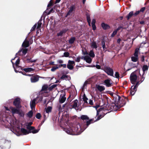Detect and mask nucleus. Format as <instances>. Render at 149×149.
Here are the masks:
<instances>
[{
    "instance_id": "nucleus-1",
    "label": "nucleus",
    "mask_w": 149,
    "mask_h": 149,
    "mask_svg": "<svg viewBox=\"0 0 149 149\" xmlns=\"http://www.w3.org/2000/svg\"><path fill=\"white\" fill-rule=\"evenodd\" d=\"M107 104H104L103 105V107H101L99 109L97 110V115H98L99 114V112L102 111L103 109L105 110H110L111 111L112 110L114 111L118 109H119L120 108L123 107L122 105L120 106H118V105H116L113 104L110 105L108 102V100H107Z\"/></svg>"
},
{
    "instance_id": "nucleus-2",
    "label": "nucleus",
    "mask_w": 149,
    "mask_h": 149,
    "mask_svg": "<svg viewBox=\"0 0 149 149\" xmlns=\"http://www.w3.org/2000/svg\"><path fill=\"white\" fill-rule=\"evenodd\" d=\"M124 99H122L121 100H120L121 97L120 96L114 94V96L113 98V100H114L115 104H113L114 105L120 106L122 105L123 107L125 105L126 102V101H128L129 100L127 97H123Z\"/></svg>"
},
{
    "instance_id": "nucleus-3",
    "label": "nucleus",
    "mask_w": 149,
    "mask_h": 149,
    "mask_svg": "<svg viewBox=\"0 0 149 149\" xmlns=\"http://www.w3.org/2000/svg\"><path fill=\"white\" fill-rule=\"evenodd\" d=\"M20 108H17L13 107H10V109L13 114H18L20 117H24V113L23 111Z\"/></svg>"
},
{
    "instance_id": "nucleus-4",
    "label": "nucleus",
    "mask_w": 149,
    "mask_h": 149,
    "mask_svg": "<svg viewBox=\"0 0 149 149\" xmlns=\"http://www.w3.org/2000/svg\"><path fill=\"white\" fill-rule=\"evenodd\" d=\"M138 72L141 76V74L140 72V70L137 69L135 71L132 73L130 77V79L131 83L133 84H134L136 82L137 78V76L136 75V72Z\"/></svg>"
},
{
    "instance_id": "nucleus-5",
    "label": "nucleus",
    "mask_w": 149,
    "mask_h": 149,
    "mask_svg": "<svg viewBox=\"0 0 149 149\" xmlns=\"http://www.w3.org/2000/svg\"><path fill=\"white\" fill-rule=\"evenodd\" d=\"M104 69V71L108 75L114 77L113 76V71L112 68L108 66H105Z\"/></svg>"
},
{
    "instance_id": "nucleus-6",
    "label": "nucleus",
    "mask_w": 149,
    "mask_h": 149,
    "mask_svg": "<svg viewBox=\"0 0 149 149\" xmlns=\"http://www.w3.org/2000/svg\"><path fill=\"white\" fill-rule=\"evenodd\" d=\"M20 99L19 97L15 98L13 102V104L16 107V108H21L22 106L20 104Z\"/></svg>"
},
{
    "instance_id": "nucleus-7",
    "label": "nucleus",
    "mask_w": 149,
    "mask_h": 149,
    "mask_svg": "<svg viewBox=\"0 0 149 149\" xmlns=\"http://www.w3.org/2000/svg\"><path fill=\"white\" fill-rule=\"evenodd\" d=\"M42 19H40L38 22L37 24H35L32 28H40L42 27L43 24L42 23Z\"/></svg>"
},
{
    "instance_id": "nucleus-8",
    "label": "nucleus",
    "mask_w": 149,
    "mask_h": 149,
    "mask_svg": "<svg viewBox=\"0 0 149 149\" xmlns=\"http://www.w3.org/2000/svg\"><path fill=\"white\" fill-rule=\"evenodd\" d=\"M39 76L38 75H33L31 78V81L32 83H35L38 81Z\"/></svg>"
},
{
    "instance_id": "nucleus-9",
    "label": "nucleus",
    "mask_w": 149,
    "mask_h": 149,
    "mask_svg": "<svg viewBox=\"0 0 149 149\" xmlns=\"http://www.w3.org/2000/svg\"><path fill=\"white\" fill-rule=\"evenodd\" d=\"M75 6L74 5H71L70 8H69V10L67 13L66 17L67 16L71 15L72 14L73 11L75 9Z\"/></svg>"
},
{
    "instance_id": "nucleus-10",
    "label": "nucleus",
    "mask_w": 149,
    "mask_h": 149,
    "mask_svg": "<svg viewBox=\"0 0 149 149\" xmlns=\"http://www.w3.org/2000/svg\"><path fill=\"white\" fill-rule=\"evenodd\" d=\"M111 79H107L104 81V83L107 87H110L112 86V83L111 82Z\"/></svg>"
},
{
    "instance_id": "nucleus-11",
    "label": "nucleus",
    "mask_w": 149,
    "mask_h": 149,
    "mask_svg": "<svg viewBox=\"0 0 149 149\" xmlns=\"http://www.w3.org/2000/svg\"><path fill=\"white\" fill-rule=\"evenodd\" d=\"M36 98L34 99L32 101H31L30 103V105L31 109H33L35 108L36 105Z\"/></svg>"
},
{
    "instance_id": "nucleus-12",
    "label": "nucleus",
    "mask_w": 149,
    "mask_h": 149,
    "mask_svg": "<svg viewBox=\"0 0 149 149\" xmlns=\"http://www.w3.org/2000/svg\"><path fill=\"white\" fill-rule=\"evenodd\" d=\"M21 131L23 135H26L29 134V133H32V132L27 131L24 128H21Z\"/></svg>"
},
{
    "instance_id": "nucleus-13",
    "label": "nucleus",
    "mask_w": 149,
    "mask_h": 149,
    "mask_svg": "<svg viewBox=\"0 0 149 149\" xmlns=\"http://www.w3.org/2000/svg\"><path fill=\"white\" fill-rule=\"evenodd\" d=\"M73 104L72 105V107L73 108L75 109L77 107H78V100H74L73 102Z\"/></svg>"
},
{
    "instance_id": "nucleus-14",
    "label": "nucleus",
    "mask_w": 149,
    "mask_h": 149,
    "mask_svg": "<svg viewBox=\"0 0 149 149\" xmlns=\"http://www.w3.org/2000/svg\"><path fill=\"white\" fill-rule=\"evenodd\" d=\"M73 133L75 134L76 133H77L79 132V128L76 125L74 127H72L71 128Z\"/></svg>"
},
{
    "instance_id": "nucleus-15",
    "label": "nucleus",
    "mask_w": 149,
    "mask_h": 149,
    "mask_svg": "<svg viewBox=\"0 0 149 149\" xmlns=\"http://www.w3.org/2000/svg\"><path fill=\"white\" fill-rule=\"evenodd\" d=\"M84 60H85L88 63H90L92 61V59L88 56H86L84 57Z\"/></svg>"
},
{
    "instance_id": "nucleus-16",
    "label": "nucleus",
    "mask_w": 149,
    "mask_h": 149,
    "mask_svg": "<svg viewBox=\"0 0 149 149\" xmlns=\"http://www.w3.org/2000/svg\"><path fill=\"white\" fill-rule=\"evenodd\" d=\"M67 30L64 29L62 30V31H61L59 33H58L57 34V36H62L64 34H65Z\"/></svg>"
},
{
    "instance_id": "nucleus-17",
    "label": "nucleus",
    "mask_w": 149,
    "mask_h": 149,
    "mask_svg": "<svg viewBox=\"0 0 149 149\" xmlns=\"http://www.w3.org/2000/svg\"><path fill=\"white\" fill-rule=\"evenodd\" d=\"M66 98L65 97V95H64L62 96H60L59 99V102L61 103H64L65 101Z\"/></svg>"
},
{
    "instance_id": "nucleus-18",
    "label": "nucleus",
    "mask_w": 149,
    "mask_h": 149,
    "mask_svg": "<svg viewBox=\"0 0 149 149\" xmlns=\"http://www.w3.org/2000/svg\"><path fill=\"white\" fill-rule=\"evenodd\" d=\"M21 69L22 70H24L25 72H30L33 71L34 70V69H33L31 68H24L23 69H22V68L21 67Z\"/></svg>"
},
{
    "instance_id": "nucleus-19",
    "label": "nucleus",
    "mask_w": 149,
    "mask_h": 149,
    "mask_svg": "<svg viewBox=\"0 0 149 149\" xmlns=\"http://www.w3.org/2000/svg\"><path fill=\"white\" fill-rule=\"evenodd\" d=\"M94 119H91L89 120L88 121H86V127L85 128L86 129L87 127L89 126L91 124L95 122V121H93Z\"/></svg>"
},
{
    "instance_id": "nucleus-20",
    "label": "nucleus",
    "mask_w": 149,
    "mask_h": 149,
    "mask_svg": "<svg viewBox=\"0 0 149 149\" xmlns=\"http://www.w3.org/2000/svg\"><path fill=\"white\" fill-rule=\"evenodd\" d=\"M37 61L36 59L35 60H32L31 58H27L26 59V61L27 63H31L33 62L35 63Z\"/></svg>"
},
{
    "instance_id": "nucleus-21",
    "label": "nucleus",
    "mask_w": 149,
    "mask_h": 149,
    "mask_svg": "<svg viewBox=\"0 0 149 149\" xmlns=\"http://www.w3.org/2000/svg\"><path fill=\"white\" fill-rule=\"evenodd\" d=\"M97 88L101 92L103 91L105 89V88L104 86H101L99 85H98L97 87Z\"/></svg>"
},
{
    "instance_id": "nucleus-22",
    "label": "nucleus",
    "mask_w": 149,
    "mask_h": 149,
    "mask_svg": "<svg viewBox=\"0 0 149 149\" xmlns=\"http://www.w3.org/2000/svg\"><path fill=\"white\" fill-rule=\"evenodd\" d=\"M80 119L83 120H89V118L87 115H82L81 116Z\"/></svg>"
},
{
    "instance_id": "nucleus-23",
    "label": "nucleus",
    "mask_w": 149,
    "mask_h": 149,
    "mask_svg": "<svg viewBox=\"0 0 149 149\" xmlns=\"http://www.w3.org/2000/svg\"><path fill=\"white\" fill-rule=\"evenodd\" d=\"M148 67L147 65H144L142 68V70L143 72V75H144L145 73V71L147 70L148 69Z\"/></svg>"
},
{
    "instance_id": "nucleus-24",
    "label": "nucleus",
    "mask_w": 149,
    "mask_h": 149,
    "mask_svg": "<svg viewBox=\"0 0 149 149\" xmlns=\"http://www.w3.org/2000/svg\"><path fill=\"white\" fill-rule=\"evenodd\" d=\"M26 128L29 130V131L32 132V130H33L35 129V127H34L29 126L27 125H26Z\"/></svg>"
},
{
    "instance_id": "nucleus-25",
    "label": "nucleus",
    "mask_w": 149,
    "mask_h": 149,
    "mask_svg": "<svg viewBox=\"0 0 149 149\" xmlns=\"http://www.w3.org/2000/svg\"><path fill=\"white\" fill-rule=\"evenodd\" d=\"M29 42L28 41H24L22 44V46L23 47H29Z\"/></svg>"
},
{
    "instance_id": "nucleus-26",
    "label": "nucleus",
    "mask_w": 149,
    "mask_h": 149,
    "mask_svg": "<svg viewBox=\"0 0 149 149\" xmlns=\"http://www.w3.org/2000/svg\"><path fill=\"white\" fill-rule=\"evenodd\" d=\"M138 56H132L131 57V60L134 62H136L138 61Z\"/></svg>"
},
{
    "instance_id": "nucleus-27",
    "label": "nucleus",
    "mask_w": 149,
    "mask_h": 149,
    "mask_svg": "<svg viewBox=\"0 0 149 149\" xmlns=\"http://www.w3.org/2000/svg\"><path fill=\"white\" fill-rule=\"evenodd\" d=\"M75 40L76 38L75 37H72L69 40V43L70 44H72L73 43Z\"/></svg>"
},
{
    "instance_id": "nucleus-28",
    "label": "nucleus",
    "mask_w": 149,
    "mask_h": 149,
    "mask_svg": "<svg viewBox=\"0 0 149 149\" xmlns=\"http://www.w3.org/2000/svg\"><path fill=\"white\" fill-rule=\"evenodd\" d=\"M102 47L103 48V50L105 51H107V48L106 47V46L105 45V42L104 40H103L102 41Z\"/></svg>"
},
{
    "instance_id": "nucleus-29",
    "label": "nucleus",
    "mask_w": 149,
    "mask_h": 149,
    "mask_svg": "<svg viewBox=\"0 0 149 149\" xmlns=\"http://www.w3.org/2000/svg\"><path fill=\"white\" fill-rule=\"evenodd\" d=\"M134 15L133 12V11H131L130 12L128 15L126 16V17L127 19H129L132 17Z\"/></svg>"
},
{
    "instance_id": "nucleus-30",
    "label": "nucleus",
    "mask_w": 149,
    "mask_h": 149,
    "mask_svg": "<svg viewBox=\"0 0 149 149\" xmlns=\"http://www.w3.org/2000/svg\"><path fill=\"white\" fill-rule=\"evenodd\" d=\"M120 29H117L116 30H115L114 31H113L111 35V37H113L116 34L117 31L120 30Z\"/></svg>"
},
{
    "instance_id": "nucleus-31",
    "label": "nucleus",
    "mask_w": 149,
    "mask_h": 149,
    "mask_svg": "<svg viewBox=\"0 0 149 149\" xmlns=\"http://www.w3.org/2000/svg\"><path fill=\"white\" fill-rule=\"evenodd\" d=\"M40 125H39L38 127V129L37 130H36L35 129L34 130H32V133L33 134H36L38 133L40 130Z\"/></svg>"
},
{
    "instance_id": "nucleus-32",
    "label": "nucleus",
    "mask_w": 149,
    "mask_h": 149,
    "mask_svg": "<svg viewBox=\"0 0 149 149\" xmlns=\"http://www.w3.org/2000/svg\"><path fill=\"white\" fill-rule=\"evenodd\" d=\"M52 109V107L49 106L46 109V112L47 113H49L51 112Z\"/></svg>"
},
{
    "instance_id": "nucleus-33",
    "label": "nucleus",
    "mask_w": 149,
    "mask_h": 149,
    "mask_svg": "<svg viewBox=\"0 0 149 149\" xmlns=\"http://www.w3.org/2000/svg\"><path fill=\"white\" fill-rule=\"evenodd\" d=\"M139 50V49L138 48H136L135 49L134 53V55L135 56H138V52Z\"/></svg>"
},
{
    "instance_id": "nucleus-34",
    "label": "nucleus",
    "mask_w": 149,
    "mask_h": 149,
    "mask_svg": "<svg viewBox=\"0 0 149 149\" xmlns=\"http://www.w3.org/2000/svg\"><path fill=\"white\" fill-rule=\"evenodd\" d=\"M27 115L29 118H31L33 116V112L32 110L30 111L27 113Z\"/></svg>"
},
{
    "instance_id": "nucleus-35",
    "label": "nucleus",
    "mask_w": 149,
    "mask_h": 149,
    "mask_svg": "<svg viewBox=\"0 0 149 149\" xmlns=\"http://www.w3.org/2000/svg\"><path fill=\"white\" fill-rule=\"evenodd\" d=\"M48 86L47 84L44 85L42 87L41 91H45L47 90L48 88Z\"/></svg>"
},
{
    "instance_id": "nucleus-36",
    "label": "nucleus",
    "mask_w": 149,
    "mask_h": 149,
    "mask_svg": "<svg viewBox=\"0 0 149 149\" xmlns=\"http://www.w3.org/2000/svg\"><path fill=\"white\" fill-rule=\"evenodd\" d=\"M92 47L95 49H96L97 47V46L96 44V43L95 42H93L91 45Z\"/></svg>"
},
{
    "instance_id": "nucleus-37",
    "label": "nucleus",
    "mask_w": 149,
    "mask_h": 149,
    "mask_svg": "<svg viewBox=\"0 0 149 149\" xmlns=\"http://www.w3.org/2000/svg\"><path fill=\"white\" fill-rule=\"evenodd\" d=\"M89 55L91 57L93 58L95 56V55L93 50L90 51Z\"/></svg>"
},
{
    "instance_id": "nucleus-38",
    "label": "nucleus",
    "mask_w": 149,
    "mask_h": 149,
    "mask_svg": "<svg viewBox=\"0 0 149 149\" xmlns=\"http://www.w3.org/2000/svg\"><path fill=\"white\" fill-rule=\"evenodd\" d=\"M20 62V60L19 58H18L16 61L15 64V65L17 67V68H19L20 67V66H19L18 65L19 63Z\"/></svg>"
},
{
    "instance_id": "nucleus-39",
    "label": "nucleus",
    "mask_w": 149,
    "mask_h": 149,
    "mask_svg": "<svg viewBox=\"0 0 149 149\" xmlns=\"http://www.w3.org/2000/svg\"><path fill=\"white\" fill-rule=\"evenodd\" d=\"M57 86V85L56 84H53L49 87L48 88V89L49 91H52L54 88H55Z\"/></svg>"
},
{
    "instance_id": "nucleus-40",
    "label": "nucleus",
    "mask_w": 149,
    "mask_h": 149,
    "mask_svg": "<svg viewBox=\"0 0 149 149\" xmlns=\"http://www.w3.org/2000/svg\"><path fill=\"white\" fill-rule=\"evenodd\" d=\"M101 26L102 28H109V27L108 25L104 23H102Z\"/></svg>"
},
{
    "instance_id": "nucleus-41",
    "label": "nucleus",
    "mask_w": 149,
    "mask_h": 149,
    "mask_svg": "<svg viewBox=\"0 0 149 149\" xmlns=\"http://www.w3.org/2000/svg\"><path fill=\"white\" fill-rule=\"evenodd\" d=\"M95 19H93L92 22V28H96L95 26Z\"/></svg>"
},
{
    "instance_id": "nucleus-42",
    "label": "nucleus",
    "mask_w": 149,
    "mask_h": 149,
    "mask_svg": "<svg viewBox=\"0 0 149 149\" xmlns=\"http://www.w3.org/2000/svg\"><path fill=\"white\" fill-rule=\"evenodd\" d=\"M22 50V53L23 55H25L27 52L28 49H27L25 48L23 49Z\"/></svg>"
},
{
    "instance_id": "nucleus-43",
    "label": "nucleus",
    "mask_w": 149,
    "mask_h": 149,
    "mask_svg": "<svg viewBox=\"0 0 149 149\" xmlns=\"http://www.w3.org/2000/svg\"><path fill=\"white\" fill-rule=\"evenodd\" d=\"M67 67L70 70H72L73 68V66L72 65L68 64L67 65Z\"/></svg>"
},
{
    "instance_id": "nucleus-44",
    "label": "nucleus",
    "mask_w": 149,
    "mask_h": 149,
    "mask_svg": "<svg viewBox=\"0 0 149 149\" xmlns=\"http://www.w3.org/2000/svg\"><path fill=\"white\" fill-rule=\"evenodd\" d=\"M58 68V66H53L52 67V68L51 69V71L54 72L56 70V69Z\"/></svg>"
},
{
    "instance_id": "nucleus-45",
    "label": "nucleus",
    "mask_w": 149,
    "mask_h": 149,
    "mask_svg": "<svg viewBox=\"0 0 149 149\" xmlns=\"http://www.w3.org/2000/svg\"><path fill=\"white\" fill-rule=\"evenodd\" d=\"M41 115L40 113H37L36 115V117L38 119H40L41 117Z\"/></svg>"
},
{
    "instance_id": "nucleus-46",
    "label": "nucleus",
    "mask_w": 149,
    "mask_h": 149,
    "mask_svg": "<svg viewBox=\"0 0 149 149\" xmlns=\"http://www.w3.org/2000/svg\"><path fill=\"white\" fill-rule=\"evenodd\" d=\"M64 56L65 57H68L70 55L69 53L68 52H65L64 53Z\"/></svg>"
},
{
    "instance_id": "nucleus-47",
    "label": "nucleus",
    "mask_w": 149,
    "mask_h": 149,
    "mask_svg": "<svg viewBox=\"0 0 149 149\" xmlns=\"http://www.w3.org/2000/svg\"><path fill=\"white\" fill-rule=\"evenodd\" d=\"M75 62L74 61H72L70 60H69L68 61V64L70 65H72L74 64Z\"/></svg>"
},
{
    "instance_id": "nucleus-48",
    "label": "nucleus",
    "mask_w": 149,
    "mask_h": 149,
    "mask_svg": "<svg viewBox=\"0 0 149 149\" xmlns=\"http://www.w3.org/2000/svg\"><path fill=\"white\" fill-rule=\"evenodd\" d=\"M115 77L117 78H118L119 77V74L118 72H116L115 74Z\"/></svg>"
},
{
    "instance_id": "nucleus-49",
    "label": "nucleus",
    "mask_w": 149,
    "mask_h": 149,
    "mask_svg": "<svg viewBox=\"0 0 149 149\" xmlns=\"http://www.w3.org/2000/svg\"><path fill=\"white\" fill-rule=\"evenodd\" d=\"M136 91H135V90H132H132L131 89V91H130V93L132 95H133L134 94Z\"/></svg>"
},
{
    "instance_id": "nucleus-50",
    "label": "nucleus",
    "mask_w": 149,
    "mask_h": 149,
    "mask_svg": "<svg viewBox=\"0 0 149 149\" xmlns=\"http://www.w3.org/2000/svg\"><path fill=\"white\" fill-rule=\"evenodd\" d=\"M87 20L88 21V24L89 25V26H90V25H91L90 19V17L88 16H87Z\"/></svg>"
},
{
    "instance_id": "nucleus-51",
    "label": "nucleus",
    "mask_w": 149,
    "mask_h": 149,
    "mask_svg": "<svg viewBox=\"0 0 149 149\" xmlns=\"http://www.w3.org/2000/svg\"><path fill=\"white\" fill-rule=\"evenodd\" d=\"M61 67H63L64 68H65L66 67V64H61L59 65L58 66V68H61Z\"/></svg>"
},
{
    "instance_id": "nucleus-52",
    "label": "nucleus",
    "mask_w": 149,
    "mask_h": 149,
    "mask_svg": "<svg viewBox=\"0 0 149 149\" xmlns=\"http://www.w3.org/2000/svg\"><path fill=\"white\" fill-rule=\"evenodd\" d=\"M103 116L101 115H99L97 117V119L95 121L98 120L101 118Z\"/></svg>"
},
{
    "instance_id": "nucleus-53",
    "label": "nucleus",
    "mask_w": 149,
    "mask_h": 149,
    "mask_svg": "<svg viewBox=\"0 0 149 149\" xmlns=\"http://www.w3.org/2000/svg\"><path fill=\"white\" fill-rule=\"evenodd\" d=\"M83 99L84 101L88 100V98L86 97L85 94L83 95Z\"/></svg>"
},
{
    "instance_id": "nucleus-54",
    "label": "nucleus",
    "mask_w": 149,
    "mask_h": 149,
    "mask_svg": "<svg viewBox=\"0 0 149 149\" xmlns=\"http://www.w3.org/2000/svg\"><path fill=\"white\" fill-rule=\"evenodd\" d=\"M81 57L80 56H78L77 57V58L75 59V61L76 62H79L80 61V59Z\"/></svg>"
},
{
    "instance_id": "nucleus-55",
    "label": "nucleus",
    "mask_w": 149,
    "mask_h": 149,
    "mask_svg": "<svg viewBox=\"0 0 149 149\" xmlns=\"http://www.w3.org/2000/svg\"><path fill=\"white\" fill-rule=\"evenodd\" d=\"M137 88V87L136 86H132V88L131 89H132V90H135V91H136V88Z\"/></svg>"
},
{
    "instance_id": "nucleus-56",
    "label": "nucleus",
    "mask_w": 149,
    "mask_h": 149,
    "mask_svg": "<svg viewBox=\"0 0 149 149\" xmlns=\"http://www.w3.org/2000/svg\"><path fill=\"white\" fill-rule=\"evenodd\" d=\"M22 52V50H19L18 52L16 54V55H18L19 56H21L22 55H23L21 53Z\"/></svg>"
},
{
    "instance_id": "nucleus-57",
    "label": "nucleus",
    "mask_w": 149,
    "mask_h": 149,
    "mask_svg": "<svg viewBox=\"0 0 149 149\" xmlns=\"http://www.w3.org/2000/svg\"><path fill=\"white\" fill-rule=\"evenodd\" d=\"M143 75H143V74L142 76L141 75V80H140V81H141V83L142 82H143L144 81V79L145 77H144Z\"/></svg>"
},
{
    "instance_id": "nucleus-58",
    "label": "nucleus",
    "mask_w": 149,
    "mask_h": 149,
    "mask_svg": "<svg viewBox=\"0 0 149 149\" xmlns=\"http://www.w3.org/2000/svg\"><path fill=\"white\" fill-rule=\"evenodd\" d=\"M63 109V108H62V107H61V106L60 105L58 107L59 111H63V110H62Z\"/></svg>"
},
{
    "instance_id": "nucleus-59",
    "label": "nucleus",
    "mask_w": 149,
    "mask_h": 149,
    "mask_svg": "<svg viewBox=\"0 0 149 149\" xmlns=\"http://www.w3.org/2000/svg\"><path fill=\"white\" fill-rule=\"evenodd\" d=\"M66 107L67 108L68 107V106L67 105V104L66 103V104H63L62 107L63 108V109H64L65 108V107Z\"/></svg>"
},
{
    "instance_id": "nucleus-60",
    "label": "nucleus",
    "mask_w": 149,
    "mask_h": 149,
    "mask_svg": "<svg viewBox=\"0 0 149 149\" xmlns=\"http://www.w3.org/2000/svg\"><path fill=\"white\" fill-rule=\"evenodd\" d=\"M140 12L139 10L137 11L134 14V15L135 16H136L137 15H138L139 13Z\"/></svg>"
},
{
    "instance_id": "nucleus-61",
    "label": "nucleus",
    "mask_w": 149,
    "mask_h": 149,
    "mask_svg": "<svg viewBox=\"0 0 149 149\" xmlns=\"http://www.w3.org/2000/svg\"><path fill=\"white\" fill-rule=\"evenodd\" d=\"M42 99H43L42 97L41 96V97H40L39 99V100H38V102H41V101H42Z\"/></svg>"
},
{
    "instance_id": "nucleus-62",
    "label": "nucleus",
    "mask_w": 149,
    "mask_h": 149,
    "mask_svg": "<svg viewBox=\"0 0 149 149\" xmlns=\"http://www.w3.org/2000/svg\"><path fill=\"white\" fill-rule=\"evenodd\" d=\"M89 104L91 105H93V100H89Z\"/></svg>"
},
{
    "instance_id": "nucleus-63",
    "label": "nucleus",
    "mask_w": 149,
    "mask_h": 149,
    "mask_svg": "<svg viewBox=\"0 0 149 149\" xmlns=\"http://www.w3.org/2000/svg\"><path fill=\"white\" fill-rule=\"evenodd\" d=\"M67 76L66 75H63L61 77V79H64L65 78L67 77Z\"/></svg>"
},
{
    "instance_id": "nucleus-64",
    "label": "nucleus",
    "mask_w": 149,
    "mask_h": 149,
    "mask_svg": "<svg viewBox=\"0 0 149 149\" xmlns=\"http://www.w3.org/2000/svg\"><path fill=\"white\" fill-rule=\"evenodd\" d=\"M144 58L145 57L144 56H141V61L142 62H144Z\"/></svg>"
}]
</instances>
